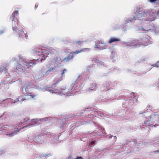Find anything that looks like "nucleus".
Instances as JSON below:
<instances>
[{"mask_svg": "<svg viewBox=\"0 0 159 159\" xmlns=\"http://www.w3.org/2000/svg\"><path fill=\"white\" fill-rule=\"evenodd\" d=\"M159 16V11L157 12L154 9L139 11L134 17L135 20L138 19L141 21V23L137 26V30L148 31L153 30L155 27L153 24H151V22Z\"/></svg>", "mask_w": 159, "mask_h": 159, "instance_id": "f257e3e1", "label": "nucleus"}, {"mask_svg": "<svg viewBox=\"0 0 159 159\" xmlns=\"http://www.w3.org/2000/svg\"><path fill=\"white\" fill-rule=\"evenodd\" d=\"M149 36L147 35H144L138 40H134L131 42L126 43V45L128 47L138 48L141 46H145L149 42Z\"/></svg>", "mask_w": 159, "mask_h": 159, "instance_id": "f03ea898", "label": "nucleus"}, {"mask_svg": "<svg viewBox=\"0 0 159 159\" xmlns=\"http://www.w3.org/2000/svg\"><path fill=\"white\" fill-rule=\"evenodd\" d=\"M19 15V11H15L12 13L11 16L10 18V19L12 21V29L14 30V29L16 25H18V21L17 16Z\"/></svg>", "mask_w": 159, "mask_h": 159, "instance_id": "7ed1b4c3", "label": "nucleus"}, {"mask_svg": "<svg viewBox=\"0 0 159 159\" xmlns=\"http://www.w3.org/2000/svg\"><path fill=\"white\" fill-rule=\"evenodd\" d=\"M16 25V27H15V28L14 29V30L13 31H15L16 33H17L18 35H19V37L21 38H24V37L26 38V39H27L28 35H27V32L26 31L24 32L22 29L19 30L18 28L17 27Z\"/></svg>", "mask_w": 159, "mask_h": 159, "instance_id": "20e7f679", "label": "nucleus"}, {"mask_svg": "<svg viewBox=\"0 0 159 159\" xmlns=\"http://www.w3.org/2000/svg\"><path fill=\"white\" fill-rule=\"evenodd\" d=\"M106 44L103 42H100L97 44H96L95 47L96 48L101 49V50H103L105 49V46H106Z\"/></svg>", "mask_w": 159, "mask_h": 159, "instance_id": "39448f33", "label": "nucleus"}, {"mask_svg": "<svg viewBox=\"0 0 159 159\" xmlns=\"http://www.w3.org/2000/svg\"><path fill=\"white\" fill-rule=\"evenodd\" d=\"M120 41V39H119V38H115V37H113V38H110L108 41V43L109 44L113 42H118Z\"/></svg>", "mask_w": 159, "mask_h": 159, "instance_id": "423d86ee", "label": "nucleus"}, {"mask_svg": "<svg viewBox=\"0 0 159 159\" xmlns=\"http://www.w3.org/2000/svg\"><path fill=\"white\" fill-rule=\"evenodd\" d=\"M24 69L22 67L20 64H18L17 65L16 67V69L17 70H18L19 71H22L23 70H25L26 69L25 66H24Z\"/></svg>", "mask_w": 159, "mask_h": 159, "instance_id": "0eeeda50", "label": "nucleus"}, {"mask_svg": "<svg viewBox=\"0 0 159 159\" xmlns=\"http://www.w3.org/2000/svg\"><path fill=\"white\" fill-rule=\"evenodd\" d=\"M73 53H70V54H69V56L67 58L66 57L65 58V59H66V61H69V60L71 58H72L73 57Z\"/></svg>", "mask_w": 159, "mask_h": 159, "instance_id": "6e6552de", "label": "nucleus"}, {"mask_svg": "<svg viewBox=\"0 0 159 159\" xmlns=\"http://www.w3.org/2000/svg\"><path fill=\"white\" fill-rule=\"evenodd\" d=\"M17 134V131H13V132H12L10 134H9L8 135H9L10 136H11Z\"/></svg>", "mask_w": 159, "mask_h": 159, "instance_id": "1a4fd4ad", "label": "nucleus"}, {"mask_svg": "<svg viewBox=\"0 0 159 159\" xmlns=\"http://www.w3.org/2000/svg\"><path fill=\"white\" fill-rule=\"evenodd\" d=\"M37 119H34L32 120V123L31 124V125H34L37 123V121L38 120Z\"/></svg>", "mask_w": 159, "mask_h": 159, "instance_id": "9d476101", "label": "nucleus"}, {"mask_svg": "<svg viewBox=\"0 0 159 159\" xmlns=\"http://www.w3.org/2000/svg\"><path fill=\"white\" fill-rule=\"evenodd\" d=\"M22 92L24 94H25L27 93V92H26V88L25 87L22 88Z\"/></svg>", "mask_w": 159, "mask_h": 159, "instance_id": "9b49d317", "label": "nucleus"}, {"mask_svg": "<svg viewBox=\"0 0 159 159\" xmlns=\"http://www.w3.org/2000/svg\"><path fill=\"white\" fill-rule=\"evenodd\" d=\"M84 42V41H77L76 42V43L78 45H82L83 43Z\"/></svg>", "mask_w": 159, "mask_h": 159, "instance_id": "f8f14e48", "label": "nucleus"}, {"mask_svg": "<svg viewBox=\"0 0 159 159\" xmlns=\"http://www.w3.org/2000/svg\"><path fill=\"white\" fill-rule=\"evenodd\" d=\"M26 64L24 65V66H26V68H29V66H31V65H30V64H32V63H28L27 64H26V63H25Z\"/></svg>", "mask_w": 159, "mask_h": 159, "instance_id": "ddd939ff", "label": "nucleus"}, {"mask_svg": "<svg viewBox=\"0 0 159 159\" xmlns=\"http://www.w3.org/2000/svg\"><path fill=\"white\" fill-rule=\"evenodd\" d=\"M67 70L66 69H64L62 71V72L61 73V75H63L65 72Z\"/></svg>", "mask_w": 159, "mask_h": 159, "instance_id": "4468645a", "label": "nucleus"}, {"mask_svg": "<svg viewBox=\"0 0 159 159\" xmlns=\"http://www.w3.org/2000/svg\"><path fill=\"white\" fill-rule=\"evenodd\" d=\"M54 69V68H52L51 69H50L47 71V72H46V73H48V72L52 71Z\"/></svg>", "mask_w": 159, "mask_h": 159, "instance_id": "2eb2a0df", "label": "nucleus"}, {"mask_svg": "<svg viewBox=\"0 0 159 159\" xmlns=\"http://www.w3.org/2000/svg\"><path fill=\"white\" fill-rule=\"evenodd\" d=\"M159 0H149V1L151 2H156V1H158Z\"/></svg>", "mask_w": 159, "mask_h": 159, "instance_id": "dca6fc26", "label": "nucleus"}, {"mask_svg": "<svg viewBox=\"0 0 159 159\" xmlns=\"http://www.w3.org/2000/svg\"><path fill=\"white\" fill-rule=\"evenodd\" d=\"M83 50H80V51H78L77 52V50H76L75 52V54H77L78 53H79L81 51H82Z\"/></svg>", "mask_w": 159, "mask_h": 159, "instance_id": "f3484780", "label": "nucleus"}, {"mask_svg": "<svg viewBox=\"0 0 159 159\" xmlns=\"http://www.w3.org/2000/svg\"><path fill=\"white\" fill-rule=\"evenodd\" d=\"M44 120V121H46V120L45 118H42L41 119H40V120Z\"/></svg>", "mask_w": 159, "mask_h": 159, "instance_id": "a211bd4d", "label": "nucleus"}, {"mask_svg": "<svg viewBox=\"0 0 159 159\" xmlns=\"http://www.w3.org/2000/svg\"><path fill=\"white\" fill-rule=\"evenodd\" d=\"M83 158L81 157H78L77 158H75V159H82Z\"/></svg>", "mask_w": 159, "mask_h": 159, "instance_id": "6ab92c4d", "label": "nucleus"}, {"mask_svg": "<svg viewBox=\"0 0 159 159\" xmlns=\"http://www.w3.org/2000/svg\"><path fill=\"white\" fill-rule=\"evenodd\" d=\"M159 62L158 61L157 63V64H155V66H155V67H158V66L157 65V63H158Z\"/></svg>", "mask_w": 159, "mask_h": 159, "instance_id": "aec40b11", "label": "nucleus"}, {"mask_svg": "<svg viewBox=\"0 0 159 159\" xmlns=\"http://www.w3.org/2000/svg\"><path fill=\"white\" fill-rule=\"evenodd\" d=\"M30 125H31V124H28L27 125L25 126L24 127H28L30 126Z\"/></svg>", "mask_w": 159, "mask_h": 159, "instance_id": "412c9836", "label": "nucleus"}, {"mask_svg": "<svg viewBox=\"0 0 159 159\" xmlns=\"http://www.w3.org/2000/svg\"><path fill=\"white\" fill-rule=\"evenodd\" d=\"M95 143V141H92L91 142V145H93V144Z\"/></svg>", "mask_w": 159, "mask_h": 159, "instance_id": "4be33fe9", "label": "nucleus"}, {"mask_svg": "<svg viewBox=\"0 0 159 159\" xmlns=\"http://www.w3.org/2000/svg\"><path fill=\"white\" fill-rule=\"evenodd\" d=\"M38 7V5H37L36 4L35 5V8H37Z\"/></svg>", "mask_w": 159, "mask_h": 159, "instance_id": "5701e85b", "label": "nucleus"}, {"mask_svg": "<svg viewBox=\"0 0 159 159\" xmlns=\"http://www.w3.org/2000/svg\"><path fill=\"white\" fill-rule=\"evenodd\" d=\"M29 96H30L31 98H33L34 97V96L33 95H30Z\"/></svg>", "mask_w": 159, "mask_h": 159, "instance_id": "b1692460", "label": "nucleus"}, {"mask_svg": "<svg viewBox=\"0 0 159 159\" xmlns=\"http://www.w3.org/2000/svg\"><path fill=\"white\" fill-rule=\"evenodd\" d=\"M20 130V129H18V130H16V131H17V132L19 131Z\"/></svg>", "mask_w": 159, "mask_h": 159, "instance_id": "393cba45", "label": "nucleus"}, {"mask_svg": "<svg viewBox=\"0 0 159 159\" xmlns=\"http://www.w3.org/2000/svg\"><path fill=\"white\" fill-rule=\"evenodd\" d=\"M156 152H159V150H157V151H156Z\"/></svg>", "mask_w": 159, "mask_h": 159, "instance_id": "a878e982", "label": "nucleus"}, {"mask_svg": "<svg viewBox=\"0 0 159 159\" xmlns=\"http://www.w3.org/2000/svg\"><path fill=\"white\" fill-rule=\"evenodd\" d=\"M35 52H36V53H37V51H35Z\"/></svg>", "mask_w": 159, "mask_h": 159, "instance_id": "bb28decb", "label": "nucleus"}, {"mask_svg": "<svg viewBox=\"0 0 159 159\" xmlns=\"http://www.w3.org/2000/svg\"><path fill=\"white\" fill-rule=\"evenodd\" d=\"M12 60H13V61H14V60H15V58H14V59H12Z\"/></svg>", "mask_w": 159, "mask_h": 159, "instance_id": "cd10ccee", "label": "nucleus"}, {"mask_svg": "<svg viewBox=\"0 0 159 159\" xmlns=\"http://www.w3.org/2000/svg\"><path fill=\"white\" fill-rule=\"evenodd\" d=\"M45 12V14H47V13H47V11H46Z\"/></svg>", "mask_w": 159, "mask_h": 159, "instance_id": "c85d7f7f", "label": "nucleus"}, {"mask_svg": "<svg viewBox=\"0 0 159 159\" xmlns=\"http://www.w3.org/2000/svg\"><path fill=\"white\" fill-rule=\"evenodd\" d=\"M20 57H21V56H18V57H19V58Z\"/></svg>", "mask_w": 159, "mask_h": 159, "instance_id": "c756f323", "label": "nucleus"}, {"mask_svg": "<svg viewBox=\"0 0 159 159\" xmlns=\"http://www.w3.org/2000/svg\"><path fill=\"white\" fill-rule=\"evenodd\" d=\"M43 58H42V59L40 60H41V61H42V60H43Z\"/></svg>", "mask_w": 159, "mask_h": 159, "instance_id": "7c9ffc66", "label": "nucleus"}, {"mask_svg": "<svg viewBox=\"0 0 159 159\" xmlns=\"http://www.w3.org/2000/svg\"><path fill=\"white\" fill-rule=\"evenodd\" d=\"M41 137L40 136L39 137V138Z\"/></svg>", "mask_w": 159, "mask_h": 159, "instance_id": "2f4dec72", "label": "nucleus"}, {"mask_svg": "<svg viewBox=\"0 0 159 159\" xmlns=\"http://www.w3.org/2000/svg\"><path fill=\"white\" fill-rule=\"evenodd\" d=\"M25 99H24L23 100V101L24 100H25Z\"/></svg>", "mask_w": 159, "mask_h": 159, "instance_id": "473e14b6", "label": "nucleus"}]
</instances>
